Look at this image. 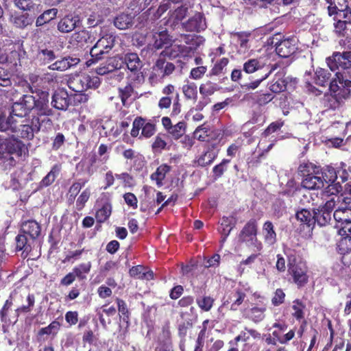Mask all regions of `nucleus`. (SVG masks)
<instances>
[{
  "label": "nucleus",
  "mask_w": 351,
  "mask_h": 351,
  "mask_svg": "<svg viewBox=\"0 0 351 351\" xmlns=\"http://www.w3.org/2000/svg\"><path fill=\"white\" fill-rule=\"evenodd\" d=\"M326 62L332 71L343 74V77L351 79V51H335L326 58Z\"/></svg>",
  "instance_id": "obj_5"
},
{
  "label": "nucleus",
  "mask_w": 351,
  "mask_h": 351,
  "mask_svg": "<svg viewBox=\"0 0 351 351\" xmlns=\"http://www.w3.org/2000/svg\"><path fill=\"white\" fill-rule=\"evenodd\" d=\"M221 87L211 80H206L199 86V93L204 97L213 95L215 92L219 90Z\"/></svg>",
  "instance_id": "obj_42"
},
{
  "label": "nucleus",
  "mask_w": 351,
  "mask_h": 351,
  "mask_svg": "<svg viewBox=\"0 0 351 351\" xmlns=\"http://www.w3.org/2000/svg\"><path fill=\"white\" fill-rule=\"evenodd\" d=\"M293 303L292 309L293 312L292 313V316L295 318L296 320L300 321L304 317V310L306 307L305 304L299 299H295Z\"/></svg>",
  "instance_id": "obj_53"
},
{
  "label": "nucleus",
  "mask_w": 351,
  "mask_h": 351,
  "mask_svg": "<svg viewBox=\"0 0 351 351\" xmlns=\"http://www.w3.org/2000/svg\"><path fill=\"white\" fill-rule=\"evenodd\" d=\"M181 0H163L160 5H159L156 13L161 16L165 12L169 10V16L171 14V12L172 11V8H174L173 5H176L178 3H180Z\"/></svg>",
  "instance_id": "obj_59"
},
{
  "label": "nucleus",
  "mask_w": 351,
  "mask_h": 351,
  "mask_svg": "<svg viewBox=\"0 0 351 351\" xmlns=\"http://www.w3.org/2000/svg\"><path fill=\"white\" fill-rule=\"evenodd\" d=\"M258 232V221L254 218L249 219L239 233V242L245 244L248 247H253L257 252H261L263 246L261 241L257 238Z\"/></svg>",
  "instance_id": "obj_4"
},
{
  "label": "nucleus",
  "mask_w": 351,
  "mask_h": 351,
  "mask_svg": "<svg viewBox=\"0 0 351 351\" xmlns=\"http://www.w3.org/2000/svg\"><path fill=\"white\" fill-rule=\"evenodd\" d=\"M90 190L89 188L85 189L77 197L76 199V209L81 211L85 207L86 202L90 197Z\"/></svg>",
  "instance_id": "obj_57"
},
{
  "label": "nucleus",
  "mask_w": 351,
  "mask_h": 351,
  "mask_svg": "<svg viewBox=\"0 0 351 351\" xmlns=\"http://www.w3.org/2000/svg\"><path fill=\"white\" fill-rule=\"evenodd\" d=\"M287 88V82L281 77H276L271 82L269 89L271 92L279 93L285 90Z\"/></svg>",
  "instance_id": "obj_60"
},
{
  "label": "nucleus",
  "mask_w": 351,
  "mask_h": 351,
  "mask_svg": "<svg viewBox=\"0 0 351 351\" xmlns=\"http://www.w3.org/2000/svg\"><path fill=\"white\" fill-rule=\"evenodd\" d=\"M297 49V41L295 38H285L276 44V52L282 58L290 57Z\"/></svg>",
  "instance_id": "obj_16"
},
{
  "label": "nucleus",
  "mask_w": 351,
  "mask_h": 351,
  "mask_svg": "<svg viewBox=\"0 0 351 351\" xmlns=\"http://www.w3.org/2000/svg\"><path fill=\"white\" fill-rule=\"evenodd\" d=\"M333 219L335 223L351 221V207L350 205L338 207L333 213Z\"/></svg>",
  "instance_id": "obj_33"
},
{
  "label": "nucleus",
  "mask_w": 351,
  "mask_h": 351,
  "mask_svg": "<svg viewBox=\"0 0 351 351\" xmlns=\"http://www.w3.org/2000/svg\"><path fill=\"white\" fill-rule=\"evenodd\" d=\"M173 7L166 22V25L173 30L181 25V21L186 16L189 10L187 5L184 4V0Z\"/></svg>",
  "instance_id": "obj_12"
},
{
  "label": "nucleus",
  "mask_w": 351,
  "mask_h": 351,
  "mask_svg": "<svg viewBox=\"0 0 351 351\" xmlns=\"http://www.w3.org/2000/svg\"><path fill=\"white\" fill-rule=\"evenodd\" d=\"M337 250L343 255L351 252V236L340 237L337 243Z\"/></svg>",
  "instance_id": "obj_48"
},
{
  "label": "nucleus",
  "mask_w": 351,
  "mask_h": 351,
  "mask_svg": "<svg viewBox=\"0 0 351 351\" xmlns=\"http://www.w3.org/2000/svg\"><path fill=\"white\" fill-rule=\"evenodd\" d=\"M58 9L51 8L43 12L36 19V25L40 27L50 22L56 17Z\"/></svg>",
  "instance_id": "obj_47"
},
{
  "label": "nucleus",
  "mask_w": 351,
  "mask_h": 351,
  "mask_svg": "<svg viewBox=\"0 0 351 351\" xmlns=\"http://www.w3.org/2000/svg\"><path fill=\"white\" fill-rule=\"evenodd\" d=\"M114 58H110L105 63H102L100 66L95 69V72L100 75H104L119 69L118 63H114Z\"/></svg>",
  "instance_id": "obj_46"
},
{
  "label": "nucleus",
  "mask_w": 351,
  "mask_h": 351,
  "mask_svg": "<svg viewBox=\"0 0 351 351\" xmlns=\"http://www.w3.org/2000/svg\"><path fill=\"white\" fill-rule=\"evenodd\" d=\"M287 262L288 274L291 276L293 282L297 285L298 288L304 287L309 279L306 263L299 256L291 253L287 255Z\"/></svg>",
  "instance_id": "obj_3"
},
{
  "label": "nucleus",
  "mask_w": 351,
  "mask_h": 351,
  "mask_svg": "<svg viewBox=\"0 0 351 351\" xmlns=\"http://www.w3.org/2000/svg\"><path fill=\"white\" fill-rule=\"evenodd\" d=\"M196 303L202 311L208 312L213 307L215 299L210 295H203L196 298Z\"/></svg>",
  "instance_id": "obj_49"
},
{
  "label": "nucleus",
  "mask_w": 351,
  "mask_h": 351,
  "mask_svg": "<svg viewBox=\"0 0 351 351\" xmlns=\"http://www.w3.org/2000/svg\"><path fill=\"white\" fill-rule=\"evenodd\" d=\"M263 235L265 243L274 245L277 241V234L271 221H267L263 226Z\"/></svg>",
  "instance_id": "obj_34"
},
{
  "label": "nucleus",
  "mask_w": 351,
  "mask_h": 351,
  "mask_svg": "<svg viewBox=\"0 0 351 351\" xmlns=\"http://www.w3.org/2000/svg\"><path fill=\"white\" fill-rule=\"evenodd\" d=\"M100 36L99 39L90 49V58L86 62L87 66H90L104 59V55L108 53L115 45L117 36L114 32L101 29Z\"/></svg>",
  "instance_id": "obj_1"
},
{
  "label": "nucleus",
  "mask_w": 351,
  "mask_h": 351,
  "mask_svg": "<svg viewBox=\"0 0 351 351\" xmlns=\"http://www.w3.org/2000/svg\"><path fill=\"white\" fill-rule=\"evenodd\" d=\"M153 38L154 40L153 46L157 49H161L165 45H169L171 41L167 30H163L160 32L155 33L153 36Z\"/></svg>",
  "instance_id": "obj_45"
},
{
  "label": "nucleus",
  "mask_w": 351,
  "mask_h": 351,
  "mask_svg": "<svg viewBox=\"0 0 351 351\" xmlns=\"http://www.w3.org/2000/svg\"><path fill=\"white\" fill-rule=\"evenodd\" d=\"M112 213V204L107 202L98 209L95 213V219L99 223H103L106 221Z\"/></svg>",
  "instance_id": "obj_43"
},
{
  "label": "nucleus",
  "mask_w": 351,
  "mask_h": 351,
  "mask_svg": "<svg viewBox=\"0 0 351 351\" xmlns=\"http://www.w3.org/2000/svg\"><path fill=\"white\" fill-rule=\"evenodd\" d=\"M226 298L223 305L230 304V309L232 311H237L244 302L246 298V293L243 289L237 287L230 291L226 295Z\"/></svg>",
  "instance_id": "obj_17"
},
{
  "label": "nucleus",
  "mask_w": 351,
  "mask_h": 351,
  "mask_svg": "<svg viewBox=\"0 0 351 351\" xmlns=\"http://www.w3.org/2000/svg\"><path fill=\"white\" fill-rule=\"evenodd\" d=\"M60 171L59 165H54L50 171L39 182L40 188H45L52 184Z\"/></svg>",
  "instance_id": "obj_41"
},
{
  "label": "nucleus",
  "mask_w": 351,
  "mask_h": 351,
  "mask_svg": "<svg viewBox=\"0 0 351 351\" xmlns=\"http://www.w3.org/2000/svg\"><path fill=\"white\" fill-rule=\"evenodd\" d=\"M282 332L276 330L272 332V335L280 343L286 344L294 337L295 332V330L292 329L285 335H282Z\"/></svg>",
  "instance_id": "obj_56"
},
{
  "label": "nucleus",
  "mask_w": 351,
  "mask_h": 351,
  "mask_svg": "<svg viewBox=\"0 0 351 351\" xmlns=\"http://www.w3.org/2000/svg\"><path fill=\"white\" fill-rule=\"evenodd\" d=\"M10 21L16 28L23 29L32 25L34 20L28 13L15 12L11 15Z\"/></svg>",
  "instance_id": "obj_29"
},
{
  "label": "nucleus",
  "mask_w": 351,
  "mask_h": 351,
  "mask_svg": "<svg viewBox=\"0 0 351 351\" xmlns=\"http://www.w3.org/2000/svg\"><path fill=\"white\" fill-rule=\"evenodd\" d=\"M295 218L300 223L301 226H305L308 228H312L315 225L314 212H311L306 208H302L295 213Z\"/></svg>",
  "instance_id": "obj_30"
},
{
  "label": "nucleus",
  "mask_w": 351,
  "mask_h": 351,
  "mask_svg": "<svg viewBox=\"0 0 351 351\" xmlns=\"http://www.w3.org/2000/svg\"><path fill=\"white\" fill-rule=\"evenodd\" d=\"M100 85V79L97 76H90L82 73L75 76L69 82V87L76 93L84 92L88 88H96Z\"/></svg>",
  "instance_id": "obj_8"
},
{
  "label": "nucleus",
  "mask_w": 351,
  "mask_h": 351,
  "mask_svg": "<svg viewBox=\"0 0 351 351\" xmlns=\"http://www.w3.org/2000/svg\"><path fill=\"white\" fill-rule=\"evenodd\" d=\"M124 62L125 63L127 68L134 75V77L130 75L131 80L140 82L143 79L141 69L142 67V63L137 53H128L124 56Z\"/></svg>",
  "instance_id": "obj_13"
},
{
  "label": "nucleus",
  "mask_w": 351,
  "mask_h": 351,
  "mask_svg": "<svg viewBox=\"0 0 351 351\" xmlns=\"http://www.w3.org/2000/svg\"><path fill=\"white\" fill-rule=\"evenodd\" d=\"M80 62V60L78 58L66 56L50 64L48 66V69L51 71H64L71 67L75 66Z\"/></svg>",
  "instance_id": "obj_21"
},
{
  "label": "nucleus",
  "mask_w": 351,
  "mask_h": 351,
  "mask_svg": "<svg viewBox=\"0 0 351 351\" xmlns=\"http://www.w3.org/2000/svg\"><path fill=\"white\" fill-rule=\"evenodd\" d=\"M14 116L12 112L9 116H6L4 113L0 114V132L12 135L17 132L19 123Z\"/></svg>",
  "instance_id": "obj_23"
},
{
  "label": "nucleus",
  "mask_w": 351,
  "mask_h": 351,
  "mask_svg": "<svg viewBox=\"0 0 351 351\" xmlns=\"http://www.w3.org/2000/svg\"><path fill=\"white\" fill-rule=\"evenodd\" d=\"M229 62V59L225 57L217 60L210 69L208 76H219L221 74L225 73L226 66Z\"/></svg>",
  "instance_id": "obj_44"
},
{
  "label": "nucleus",
  "mask_w": 351,
  "mask_h": 351,
  "mask_svg": "<svg viewBox=\"0 0 351 351\" xmlns=\"http://www.w3.org/2000/svg\"><path fill=\"white\" fill-rule=\"evenodd\" d=\"M218 154L219 149H216V145H209L202 154L194 160V163L197 164V166L205 167L213 162L217 158Z\"/></svg>",
  "instance_id": "obj_20"
},
{
  "label": "nucleus",
  "mask_w": 351,
  "mask_h": 351,
  "mask_svg": "<svg viewBox=\"0 0 351 351\" xmlns=\"http://www.w3.org/2000/svg\"><path fill=\"white\" fill-rule=\"evenodd\" d=\"M186 32L199 33L207 28L206 17L203 12H197L185 22L181 23Z\"/></svg>",
  "instance_id": "obj_14"
},
{
  "label": "nucleus",
  "mask_w": 351,
  "mask_h": 351,
  "mask_svg": "<svg viewBox=\"0 0 351 351\" xmlns=\"http://www.w3.org/2000/svg\"><path fill=\"white\" fill-rule=\"evenodd\" d=\"M341 13L343 19L351 16V0H334L333 5L328 6V14L330 16H337Z\"/></svg>",
  "instance_id": "obj_18"
},
{
  "label": "nucleus",
  "mask_w": 351,
  "mask_h": 351,
  "mask_svg": "<svg viewBox=\"0 0 351 351\" xmlns=\"http://www.w3.org/2000/svg\"><path fill=\"white\" fill-rule=\"evenodd\" d=\"M335 228L337 230L339 236H351V221L346 223H335Z\"/></svg>",
  "instance_id": "obj_64"
},
{
  "label": "nucleus",
  "mask_w": 351,
  "mask_h": 351,
  "mask_svg": "<svg viewBox=\"0 0 351 351\" xmlns=\"http://www.w3.org/2000/svg\"><path fill=\"white\" fill-rule=\"evenodd\" d=\"M186 128V124L184 121H179L171 128L168 131V134H170L173 139L178 140L184 134Z\"/></svg>",
  "instance_id": "obj_50"
},
{
  "label": "nucleus",
  "mask_w": 351,
  "mask_h": 351,
  "mask_svg": "<svg viewBox=\"0 0 351 351\" xmlns=\"http://www.w3.org/2000/svg\"><path fill=\"white\" fill-rule=\"evenodd\" d=\"M32 241L27 235L19 231V234L15 237L16 251H21V256L27 258L32 252Z\"/></svg>",
  "instance_id": "obj_27"
},
{
  "label": "nucleus",
  "mask_w": 351,
  "mask_h": 351,
  "mask_svg": "<svg viewBox=\"0 0 351 351\" xmlns=\"http://www.w3.org/2000/svg\"><path fill=\"white\" fill-rule=\"evenodd\" d=\"M273 69H274L270 68L269 65H265L264 63L256 58L247 60L244 62L243 67V71L247 74L260 72V74L261 75L263 73H265L267 71H270V73H271Z\"/></svg>",
  "instance_id": "obj_24"
},
{
  "label": "nucleus",
  "mask_w": 351,
  "mask_h": 351,
  "mask_svg": "<svg viewBox=\"0 0 351 351\" xmlns=\"http://www.w3.org/2000/svg\"><path fill=\"white\" fill-rule=\"evenodd\" d=\"M267 308L263 306H253L245 313V318L251 320L255 324L261 322L265 318Z\"/></svg>",
  "instance_id": "obj_31"
},
{
  "label": "nucleus",
  "mask_w": 351,
  "mask_h": 351,
  "mask_svg": "<svg viewBox=\"0 0 351 351\" xmlns=\"http://www.w3.org/2000/svg\"><path fill=\"white\" fill-rule=\"evenodd\" d=\"M36 58L40 65H46L55 60L56 56L52 49L47 47H39L36 53Z\"/></svg>",
  "instance_id": "obj_35"
},
{
  "label": "nucleus",
  "mask_w": 351,
  "mask_h": 351,
  "mask_svg": "<svg viewBox=\"0 0 351 351\" xmlns=\"http://www.w3.org/2000/svg\"><path fill=\"white\" fill-rule=\"evenodd\" d=\"M60 328V324L59 322L54 320L51 322L47 326L41 328L37 333L38 341H41V338L43 335H52L56 337Z\"/></svg>",
  "instance_id": "obj_38"
},
{
  "label": "nucleus",
  "mask_w": 351,
  "mask_h": 351,
  "mask_svg": "<svg viewBox=\"0 0 351 351\" xmlns=\"http://www.w3.org/2000/svg\"><path fill=\"white\" fill-rule=\"evenodd\" d=\"M332 74L331 73L326 69L317 68L315 72V75L313 77L314 82L315 84L325 87L327 85L330 86V82H331Z\"/></svg>",
  "instance_id": "obj_32"
},
{
  "label": "nucleus",
  "mask_w": 351,
  "mask_h": 351,
  "mask_svg": "<svg viewBox=\"0 0 351 351\" xmlns=\"http://www.w3.org/2000/svg\"><path fill=\"white\" fill-rule=\"evenodd\" d=\"M71 104L68 92L64 89L56 90L51 97L52 106L59 110H66Z\"/></svg>",
  "instance_id": "obj_19"
},
{
  "label": "nucleus",
  "mask_w": 351,
  "mask_h": 351,
  "mask_svg": "<svg viewBox=\"0 0 351 351\" xmlns=\"http://www.w3.org/2000/svg\"><path fill=\"white\" fill-rule=\"evenodd\" d=\"M234 226L235 219L233 216H223L221 218L219 223V227L218 228V231L221 234V239L220 241L221 243H223L226 241Z\"/></svg>",
  "instance_id": "obj_28"
},
{
  "label": "nucleus",
  "mask_w": 351,
  "mask_h": 351,
  "mask_svg": "<svg viewBox=\"0 0 351 351\" xmlns=\"http://www.w3.org/2000/svg\"><path fill=\"white\" fill-rule=\"evenodd\" d=\"M12 73L9 69L0 66V86L10 87L12 86Z\"/></svg>",
  "instance_id": "obj_61"
},
{
  "label": "nucleus",
  "mask_w": 351,
  "mask_h": 351,
  "mask_svg": "<svg viewBox=\"0 0 351 351\" xmlns=\"http://www.w3.org/2000/svg\"><path fill=\"white\" fill-rule=\"evenodd\" d=\"M36 95L33 96V109L36 111V115L40 118L42 116L49 117L53 114L52 109L49 106V93L48 91L38 90L34 92Z\"/></svg>",
  "instance_id": "obj_10"
},
{
  "label": "nucleus",
  "mask_w": 351,
  "mask_h": 351,
  "mask_svg": "<svg viewBox=\"0 0 351 351\" xmlns=\"http://www.w3.org/2000/svg\"><path fill=\"white\" fill-rule=\"evenodd\" d=\"M134 17L130 14L121 13L114 19V26L119 29L130 28L133 24Z\"/></svg>",
  "instance_id": "obj_37"
},
{
  "label": "nucleus",
  "mask_w": 351,
  "mask_h": 351,
  "mask_svg": "<svg viewBox=\"0 0 351 351\" xmlns=\"http://www.w3.org/2000/svg\"><path fill=\"white\" fill-rule=\"evenodd\" d=\"M336 171L337 169L330 165H326L325 167L321 166V173H319V174L321 175L324 184H325V183H333L337 180Z\"/></svg>",
  "instance_id": "obj_39"
},
{
  "label": "nucleus",
  "mask_w": 351,
  "mask_h": 351,
  "mask_svg": "<svg viewBox=\"0 0 351 351\" xmlns=\"http://www.w3.org/2000/svg\"><path fill=\"white\" fill-rule=\"evenodd\" d=\"M19 231L29 236V239L34 241L40 234L41 226L36 220L28 219L21 222Z\"/></svg>",
  "instance_id": "obj_22"
},
{
  "label": "nucleus",
  "mask_w": 351,
  "mask_h": 351,
  "mask_svg": "<svg viewBox=\"0 0 351 351\" xmlns=\"http://www.w3.org/2000/svg\"><path fill=\"white\" fill-rule=\"evenodd\" d=\"M12 306V300L8 299L5 300L3 307L0 310V319L1 322L9 324H10V319L8 317L9 311Z\"/></svg>",
  "instance_id": "obj_63"
},
{
  "label": "nucleus",
  "mask_w": 351,
  "mask_h": 351,
  "mask_svg": "<svg viewBox=\"0 0 351 351\" xmlns=\"http://www.w3.org/2000/svg\"><path fill=\"white\" fill-rule=\"evenodd\" d=\"M344 20L337 18V16L333 17L334 32L338 36H351V16Z\"/></svg>",
  "instance_id": "obj_26"
},
{
  "label": "nucleus",
  "mask_w": 351,
  "mask_h": 351,
  "mask_svg": "<svg viewBox=\"0 0 351 351\" xmlns=\"http://www.w3.org/2000/svg\"><path fill=\"white\" fill-rule=\"evenodd\" d=\"M171 169V167L167 165L162 164L160 165L154 173L151 175V179L155 180L158 186L162 185V181L166 177V174L169 173Z\"/></svg>",
  "instance_id": "obj_40"
},
{
  "label": "nucleus",
  "mask_w": 351,
  "mask_h": 351,
  "mask_svg": "<svg viewBox=\"0 0 351 351\" xmlns=\"http://www.w3.org/2000/svg\"><path fill=\"white\" fill-rule=\"evenodd\" d=\"M27 304L23 305L21 306L18 307L15 310V313L16 316L19 317L21 313H28L32 311L33 307L35 304V296L32 293H28L26 298Z\"/></svg>",
  "instance_id": "obj_54"
},
{
  "label": "nucleus",
  "mask_w": 351,
  "mask_h": 351,
  "mask_svg": "<svg viewBox=\"0 0 351 351\" xmlns=\"http://www.w3.org/2000/svg\"><path fill=\"white\" fill-rule=\"evenodd\" d=\"M182 92L187 99L196 100L197 97V86L194 83L184 85Z\"/></svg>",
  "instance_id": "obj_62"
},
{
  "label": "nucleus",
  "mask_w": 351,
  "mask_h": 351,
  "mask_svg": "<svg viewBox=\"0 0 351 351\" xmlns=\"http://www.w3.org/2000/svg\"><path fill=\"white\" fill-rule=\"evenodd\" d=\"M141 130V137L149 138L154 136L156 132V125L152 121H147L145 118L142 117H136L132 123V128L130 134L132 137L136 138L139 135Z\"/></svg>",
  "instance_id": "obj_9"
},
{
  "label": "nucleus",
  "mask_w": 351,
  "mask_h": 351,
  "mask_svg": "<svg viewBox=\"0 0 351 351\" xmlns=\"http://www.w3.org/2000/svg\"><path fill=\"white\" fill-rule=\"evenodd\" d=\"M80 23L77 15L67 14L62 18L57 25V29L61 33L71 32Z\"/></svg>",
  "instance_id": "obj_25"
},
{
  "label": "nucleus",
  "mask_w": 351,
  "mask_h": 351,
  "mask_svg": "<svg viewBox=\"0 0 351 351\" xmlns=\"http://www.w3.org/2000/svg\"><path fill=\"white\" fill-rule=\"evenodd\" d=\"M298 173L302 177L301 186L308 190H319L324 187L321 175V166L306 161L301 163L298 168Z\"/></svg>",
  "instance_id": "obj_2"
},
{
  "label": "nucleus",
  "mask_w": 351,
  "mask_h": 351,
  "mask_svg": "<svg viewBox=\"0 0 351 351\" xmlns=\"http://www.w3.org/2000/svg\"><path fill=\"white\" fill-rule=\"evenodd\" d=\"M343 75L341 73H335V77L330 82L329 90L334 97L344 103L351 96V79L343 77Z\"/></svg>",
  "instance_id": "obj_7"
},
{
  "label": "nucleus",
  "mask_w": 351,
  "mask_h": 351,
  "mask_svg": "<svg viewBox=\"0 0 351 351\" xmlns=\"http://www.w3.org/2000/svg\"><path fill=\"white\" fill-rule=\"evenodd\" d=\"M14 4L18 9L27 12H34L38 7L33 0H14Z\"/></svg>",
  "instance_id": "obj_52"
},
{
  "label": "nucleus",
  "mask_w": 351,
  "mask_h": 351,
  "mask_svg": "<svg viewBox=\"0 0 351 351\" xmlns=\"http://www.w3.org/2000/svg\"><path fill=\"white\" fill-rule=\"evenodd\" d=\"M175 53L176 50L173 48L166 49L165 50L162 51L159 58L156 60L155 63V66L157 67V69L160 70L163 69L167 63L164 57L167 56L170 58H176L178 56V54H176Z\"/></svg>",
  "instance_id": "obj_55"
},
{
  "label": "nucleus",
  "mask_w": 351,
  "mask_h": 351,
  "mask_svg": "<svg viewBox=\"0 0 351 351\" xmlns=\"http://www.w3.org/2000/svg\"><path fill=\"white\" fill-rule=\"evenodd\" d=\"M230 162V159H223L220 163L213 167L212 172L214 180H217L221 178L223 173L228 169V165Z\"/></svg>",
  "instance_id": "obj_51"
},
{
  "label": "nucleus",
  "mask_w": 351,
  "mask_h": 351,
  "mask_svg": "<svg viewBox=\"0 0 351 351\" xmlns=\"http://www.w3.org/2000/svg\"><path fill=\"white\" fill-rule=\"evenodd\" d=\"M33 96L23 95L19 101L14 102L12 106V113L16 117H25L33 110Z\"/></svg>",
  "instance_id": "obj_15"
},
{
  "label": "nucleus",
  "mask_w": 351,
  "mask_h": 351,
  "mask_svg": "<svg viewBox=\"0 0 351 351\" xmlns=\"http://www.w3.org/2000/svg\"><path fill=\"white\" fill-rule=\"evenodd\" d=\"M25 123L19 124L18 131L14 133L17 136L27 140H32L34 137V134L38 133L43 123L52 125V121L48 117L42 119L38 116H32L30 120L24 121Z\"/></svg>",
  "instance_id": "obj_6"
},
{
  "label": "nucleus",
  "mask_w": 351,
  "mask_h": 351,
  "mask_svg": "<svg viewBox=\"0 0 351 351\" xmlns=\"http://www.w3.org/2000/svg\"><path fill=\"white\" fill-rule=\"evenodd\" d=\"M335 206L334 198L326 201L322 206L314 209L315 223L317 222L319 226H325L330 223L332 220L331 213Z\"/></svg>",
  "instance_id": "obj_11"
},
{
  "label": "nucleus",
  "mask_w": 351,
  "mask_h": 351,
  "mask_svg": "<svg viewBox=\"0 0 351 351\" xmlns=\"http://www.w3.org/2000/svg\"><path fill=\"white\" fill-rule=\"evenodd\" d=\"M92 267V264L90 261L86 263H82L77 266H75L72 272L75 276L76 279L79 281L86 280L87 279V275L90 273Z\"/></svg>",
  "instance_id": "obj_36"
},
{
  "label": "nucleus",
  "mask_w": 351,
  "mask_h": 351,
  "mask_svg": "<svg viewBox=\"0 0 351 351\" xmlns=\"http://www.w3.org/2000/svg\"><path fill=\"white\" fill-rule=\"evenodd\" d=\"M119 96L123 106L126 105L127 100L132 95L134 88L131 83H128L124 87L118 88Z\"/></svg>",
  "instance_id": "obj_58"
}]
</instances>
